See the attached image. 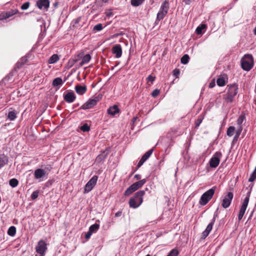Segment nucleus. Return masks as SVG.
Instances as JSON below:
<instances>
[{"instance_id": "nucleus-1", "label": "nucleus", "mask_w": 256, "mask_h": 256, "mask_svg": "<svg viewBox=\"0 0 256 256\" xmlns=\"http://www.w3.org/2000/svg\"><path fill=\"white\" fill-rule=\"evenodd\" d=\"M226 94L223 95V98L228 103L234 102V98L238 92V85L236 84L228 85Z\"/></svg>"}, {"instance_id": "nucleus-2", "label": "nucleus", "mask_w": 256, "mask_h": 256, "mask_svg": "<svg viewBox=\"0 0 256 256\" xmlns=\"http://www.w3.org/2000/svg\"><path fill=\"white\" fill-rule=\"evenodd\" d=\"M145 194L144 190H140L130 198L129 204L130 208H138L143 202V196Z\"/></svg>"}, {"instance_id": "nucleus-3", "label": "nucleus", "mask_w": 256, "mask_h": 256, "mask_svg": "<svg viewBox=\"0 0 256 256\" xmlns=\"http://www.w3.org/2000/svg\"><path fill=\"white\" fill-rule=\"evenodd\" d=\"M242 68L246 71L250 70L254 66V58L252 54H245L241 60Z\"/></svg>"}, {"instance_id": "nucleus-4", "label": "nucleus", "mask_w": 256, "mask_h": 256, "mask_svg": "<svg viewBox=\"0 0 256 256\" xmlns=\"http://www.w3.org/2000/svg\"><path fill=\"white\" fill-rule=\"evenodd\" d=\"M216 188V187L214 186L210 189L204 192L200 197L199 204L202 206H204L207 204L212 198Z\"/></svg>"}, {"instance_id": "nucleus-5", "label": "nucleus", "mask_w": 256, "mask_h": 256, "mask_svg": "<svg viewBox=\"0 0 256 256\" xmlns=\"http://www.w3.org/2000/svg\"><path fill=\"white\" fill-rule=\"evenodd\" d=\"M169 9V2L168 0H165L162 4L160 10L157 14L156 20L157 21L162 20L168 13Z\"/></svg>"}, {"instance_id": "nucleus-6", "label": "nucleus", "mask_w": 256, "mask_h": 256, "mask_svg": "<svg viewBox=\"0 0 256 256\" xmlns=\"http://www.w3.org/2000/svg\"><path fill=\"white\" fill-rule=\"evenodd\" d=\"M102 96L101 95H98L93 98L89 99L86 102L81 106L80 109L85 110L92 108L100 100Z\"/></svg>"}, {"instance_id": "nucleus-7", "label": "nucleus", "mask_w": 256, "mask_h": 256, "mask_svg": "<svg viewBox=\"0 0 256 256\" xmlns=\"http://www.w3.org/2000/svg\"><path fill=\"white\" fill-rule=\"evenodd\" d=\"M98 176L96 175L94 176L90 180L86 183L84 187V192H90L96 184Z\"/></svg>"}, {"instance_id": "nucleus-8", "label": "nucleus", "mask_w": 256, "mask_h": 256, "mask_svg": "<svg viewBox=\"0 0 256 256\" xmlns=\"http://www.w3.org/2000/svg\"><path fill=\"white\" fill-rule=\"evenodd\" d=\"M46 248V244L42 240H40L38 242V245L36 248V252L40 254V256H44Z\"/></svg>"}, {"instance_id": "nucleus-9", "label": "nucleus", "mask_w": 256, "mask_h": 256, "mask_svg": "<svg viewBox=\"0 0 256 256\" xmlns=\"http://www.w3.org/2000/svg\"><path fill=\"white\" fill-rule=\"evenodd\" d=\"M233 196L232 192H228L227 194L222 200V206L224 208H226L230 206L233 198Z\"/></svg>"}, {"instance_id": "nucleus-10", "label": "nucleus", "mask_w": 256, "mask_h": 256, "mask_svg": "<svg viewBox=\"0 0 256 256\" xmlns=\"http://www.w3.org/2000/svg\"><path fill=\"white\" fill-rule=\"evenodd\" d=\"M112 53L115 54L116 58H118L122 56V48L120 44L114 45L112 49Z\"/></svg>"}, {"instance_id": "nucleus-11", "label": "nucleus", "mask_w": 256, "mask_h": 256, "mask_svg": "<svg viewBox=\"0 0 256 256\" xmlns=\"http://www.w3.org/2000/svg\"><path fill=\"white\" fill-rule=\"evenodd\" d=\"M76 96L73 91H68L64 94V100L68 103H72L74 101Z\"/></svg>"}, {"instance_id": "nucleus-12", "label": "nucleus", "mask_w": 256, "mask_h": 256, "mask_svg": "<svg viewBox=\"0 0 256 256\" xmlns=\"http://www.w3.org/2000/svg\"><path fill=\"white\" fill-rule=\"evenodd\" d=\"M109 154L110 150L106 149L104 150L101 152L100 154L97 156L96 160H104L107 158L110 160V157L108 156Z\"/></svg>"}, {"instance_id": "nucleus-13", "label": "nucleus", "mask_w": 256, "mask_h": 256, "mask_svg": "<svg viewBox=\"0 0 256 256\" xmlns=\"http://www.w3.org/2000/svg\"><path fill=\"white\" fill-rule=\"evenodd\" d=\"M48 173L44 170L40 168H38L35 170L34 172V176L35 178L40 179L44 178Z\"/></svg>"}, {"instance_id": "nucleus-14", "label": "nucleus", "mask_w": 256, "mask_h": 256, "mask_svg": "<svg viewBox=\"0 0 256 256\" xmlns=\"http://www.w3.org/2000/svg\"><path fill=\"white\" fill-rule=\"evenodd\" d=\"M36 6L40 10L42 8L47 9L50 6L49 0H38Z\"/></svg>"}, {"instance_id": "nucleus-15", "label": "nucleus", "mask_w": 256, "mask_h": 256, "mask_svg": "<svg viewBox=\"0 0 256 256\" xmlns=\"http://www.w3.org/2000/svg\"><path fill=\"white\" fill-rule=\"evenodd\" d=\"M74 89L76 92L79 95H83L87 90V88L86 86H80V84L76 85Z\"/></svg>"}, {"instance_id": "nucleus-16", "label": "nucleus", "mask_w": 256, "mask_h": 256, "mask_svg": "<svg viewBox=\"0 0 256 256\" xmlns=\"http://www.w3.org/2000/svg\"><path fill=\"white\" fill-rule=\"evenodd\" d=\"M108 114L111 116H114L116 114L120 112V109L117 105H114L109 108L107 110Z\"/></svg>"}, {"instance_id": "nucleus-17", "label": "nucleus", "mask_w": 256, "mask_h": 256, "mask_svg": "<svg viewBox=\"0 0 256 256\" xmlns=\"http://www.w3.org/2000/svg\"><path fill=\"white\" fill-rule=\"evenodd\" d=\"M91 58V56L90 54L84 55L83 57L82 58V60L80 63L79 66H82L83 65L88 64Z\"/></svg>"}, {"instance_id": "nucleus-18", "label": "nucleus", "mask_w": 256, "mask_h": 256, "mask_svg": "<svg viewBox=\"0 0 256 256\" xmlns=\"http://www.w3.org/2000/svg\"><path fill=\"white\" fill-rule=\"evenodd\" d=\"M17 112L15 110L10 111L8 113V118L10 120H14L16 118Z\"/></svg>"}, {"instance_id": "nucleus-19", "label": "nucleus", "mask_w": 256, "mask_h": 256, "mask_svg": "<svg viewBox=\"0 0 256 256\" xmlns=\"http://www.w3.org/2000/svg\"><path fill=\"white\" fill-rule=\"evenodd\" d=\"M250 194V191L249 192H248L247 196L245 198L242 204V205L241 206L242 208L246 209L248 204V202H249Z\"/></svg>"}, {"instance_id": "nucleus-20", "label": "nucleus", "mask_w": 256, "mask_h": 256, "mask_svg": "<svg viewBox=\"0 0 256 256\" xmlns=\"http://www.w3.org/2000/svg\"><path fill=\"white\" fill-rule=\"evenodd\" d=\"M154 151L153 148H151L146 152L142 157L140 160H147L152 154Z\"/></svg>"}, {"instance_id": "nucleus-21", "label": "nucleus", "mask_w": 256, "mask_h": 256, "mask_svg": "<svg viewBox=\"0 0 256 256\" xmlns=\"http://www.w3.org/2000/svg\"><path fill=\"white\" fill-rule=\"evenodd\" d=\"M59 60V57L58 54H54L52 55L49 58L48 62L50 64H54L57 62Z\"/></svg>"}, {"instance_id": "nucleus-22", "label": "nucleus", "mask_w": 256, "mask_h": 256, "mask_svg": "<svg viewBox=\"0 0 256 256\" xmlns=\"http://www.w3.org/2000/svg\"><path fill=\"white\" fill-rule=\"evenodd\" d=\"M206 28V26L205 24H202L197 27L196 32L198 34H202V30Z\"/></svg>"}, {"instance_id": "nucleus-23", "label": "nucleus", "mask_w": 256, "mask_h": 256, "mask_svg": "<svg viewBox=\"0 0 256 256\" xmlns=\"http://www.w3.org/2000/svg\"><path fill=\"white\" fill-rule=\"evenodd\" d=\"M100 228V224L96 223H95L94 224H92L90 226L89 228V230L92 233L96 232V231L99 229Z\"/></svg>"}, {"instance_id": "nucleus-24", "label": "nucleus", "mask_w": 256, "mask_h": 256, "mask_svg": "<svg viewBox=\"0 0 256 256\" xmlns=\"http://www.w3.org/2000/svg\"><path fill=\"white\" fill-rule=\"evenodd\" d=\"M63 84L62 80L60 78H54L52 82L53 86H62Z\"/></svg>"}, {"instance_id": "nucleus-25", "label": "nucleus", "mask_w": 256, "mask_h": 256, "mask_svg": "<svg viewBox=\"0 0 256 256\" xmlns=\"http://www.w3.org/2000/svg\"><path fill=\"white\" fill-rule=\"evenodd\" d=\"M190 58L189 56L187 54H185L182 57L180 62L184 64H186L188 62Z\"/></svg>"}, {"instance_id": "nucleus-26", "label": "nucleus", "mask_w": 256, "mask_h": 256, "mask_svg": "<svg viewBox=\"0 0 256 256\" xmlns=\"http://www.w3.org/2000/svg\"><path fill=\"white\" fill-rule=\"evenodd\" d=\"M146 182V180L143 179V180H140L137 182H136L134 184L136 186V188L138 190V188H142Z\"/></svg>"}, {"instance_id": "nucleus-27", "label": "nucleus", "mask_w": 256, "mask_h": 256, "mask_svg": "<svg viewBox=\"0 0 256 256\" xmlns=\"http://www.w3.org/2000/svg\"><path fill=\"white\" fill-rule=\"evenodd\" d=\"M16 233V228L14 226H11L8 230V234L11 236H14Z\"/></svg>"}, {"instance_id": "nucleus-28", "label": "nucleus", "mask_w": 256, "mask_h": 256, "mask_svg": "<svg viewBox=\"0 0 256 256\" xmlns=\"http://www.w3.org/2000/svg\"><path fill=\"white\" fill-rule=\"evenodd\" d=\"M236 128L233 126H230L226 131V134L228 136L230 137L232 136L234 134V132H235Z\"/></svg>"}, {"instance_id": "nucleus-29", "label": "nucleus", "mask_w": 256, "mask_h": 256, "mask_svg": "<svg viewBox=\"0 0 256 256\" xmlns=\"http://www.w3.org/2000/svg\"><path fill=\"white\" fill-rule=\"evenodd\" d=\"M41 168L44 170L48 174V172H50L52 169V164H42L41 166Z\"/></svg>"}, {"instance_id": "nucleus-30", "label": "nucleus", "mask_w": 256, "mask_h": 256, "mask_svg": "<svg viewBox=\"0 0 256 256\" xmlns=\"http://www.w3.org/2000/svg\"><path fill=\"white\" fill-rule=\"evenodd\" d=\"M222 157V154L220 152H216L210 160H220Z\"/></svg>"}, {"instance_id": "nucleus-31", "label": "nucleus", "mask_w": 256, "mask_h": 256, "mask_svg": "<svg viewBox=\"0 0 256 256\" xmlns=\"http://www.w3.org/2000/svg\"><path fill=\"white\" fill-rule=\"evenodd\" d=\"M145 0H131V4L134 6H138L140 5Z\"/></svg>"}, {"instance_id": "nucleus-32", "label": "nucleus", "mask_w": 256, "mask_h": 256, "mask_svg": "<svg viewBox=\"0 0 256 256\" xmlns=\"http://www.w3.org/2000/svg\"><path fill=\"white\" fill-rule=\"evenodd\" d=\"M18 184V181L16 178H12L9 181V184L12 188L16 187Z\"/></svg>"}, {"instance_id": "nucleus-33", "label": "nucleus", "mask_w": 256, "mask_h": 256, "mask_svg": "<svg viewBox=\"0 0 256 256\" xmlns=\"http://www.w3.org/2000/svg\"><path fill=\"white\" fill-rule=\"evenodd\" d=\"M18 12V10H12V11L7 12H4L6 14V16L8 18L14 15V14H17Z\"/></svg>"}, {"instance_id": "nucleus-34", "label": "nucleus", "mask_w": 256, "mask_h": 256, "mask_svg": "<svg viewBox=\"0 0 256 256\" xmlns=\"http://www.w3.org/2000/svg\"><path fill=\"white\" fill-rule=\"evenodd\" d=\"M256 179V168L253 171V172L251 174L250 178H248V182H253Z\"/></svg>"}, {"instance_id": "nucleus-35", "label": "nucleus", "mask_w": 256, "mask_h": 256, "mask_svg": "<svg viewBox=\"0 0 256 256\" xmlns=\"http://www.w3.org/2000/svg\"><path fill=\"white\" fill-rule=\"evenodd\" d=\"M217 84L219 86H223L225 85V80L223 78H218L216 81Z\"/></svg>"}, {"instance_id": "nucleus-36", "label": "nucleus", "mask_w": 256, "mask_h": 256, "mask_svg": "<svg viewBox=\"0 0 256 256\" xmlns=\"http://www.w3.org/2000/svg\"><path fill=\"white\" fill-rule=\"evenodd\" d=\"M84 55V52H80L78 54L74 56V58H73L74 60V62H77L79 61L80 59L82 58Z\"/></svg>"}, {"instance_id": "nucleus-37", "label": "nucleus", "mask_w": 256, "mask_h": 256, "mask_svg": "<svg viewBox=\"0 0 256 256\" xmlns=\"http://www.w3.org/2000/svg\"><path fill=\"white\" fill-rule=\"evenodd\" d=\"M80 129L84 132H88L90 130V126L88 124H84L80 128Z\"/></svg>"}, {"instance_id": "nucleus-38", "label": "nucleus", "mask_w": 256, "mask_h": 256, "mask_svg": "<svg viewBox=\"0 0 256 256\" xmlns=\"http://www.w3.org/2000/svg\"><path fill=\"white\" fill-rule=\"evenodd\" d=\"M245 118L244 116L240 115L239 116L238 118L236 120V123L238 126H242V124L244 122V120Z\"/></svg>"}, {"instance_id": "nucleus-39", "label": "nucleus", "mask_w": 256, "mask_h": 256, "mask_svg": "<svg viewBox=\"0 0 256 256\" xmlns=\"http://www.w3.org/2000/svg\"><path fill=\"white\" fill-rule=\"evenodd\" d=\"M246 210V209L240 208V210L239 212V214L238 215V219L239 220H240L242 219V218L245 213Z\"/></svg>"}, {"instance_id": "nucleus-40", "label": "nucleus", "mask_w": 256, "mask_h": 256, "mask_svg": "<svg viewBox=\"0 0 256 256\" xmlns=\"http://www.w3.org/2000/svg\"><path fill=\"white\" fill-rule=\"evenodd\" d=\"M179 254L176 249H172L166 256H178Z\"/></svg>"}, {"instance_id": "nucleus-41", "label": "nucleus", "mask_w": 256, "mask_h": 256, "mask_svg": "<svg viewBox=\"0 0 256 256\" xmlns=\"http://www.w3.org/2000/svg\"><path fill=\"white\" fill-rule=\"evenodd\" d=\"M220 161H210V166L212 168H216L219 164Z\"/></svg>"}, {"instance_id": "nucleus-42", "label": "nucleus", "mask_w": 256, "mask_h": 256, "mask_svg": "<svg viewBox=\"0 0 256 256\" xmlns=\"http://www.w3.org/2000/svg\"><path fill=\"white\" fill-rule=\"evenodd\" d=\"M38 194H39V190H36L34 191L31 194V196H30L31 199L32 200H34L36 199L38 196Z\"/></svg>"}, {"instance_id": "nucleus-43", "label": "nucleus", "mask_w": 256, "mask_h": 256, "mask_svg": "<svg viewBox=\"0 0 256 256\" xmlns=\"http://www.w3.org/2000/svg\"><path fill=\"white\" fill-rule=\"evenodd\" d=\"M102 28H103V27H102V24H96L94 27L93 30H96V31H100L101 30H102Z\"/></svg>"}, {"instance_id": "nucleus-44", "label": "nucleus", "mask_w": 256, "mask_h": 256, "mask_svg": "<svg viewBox=\"0 0 256 256\" xmlns=\"http://www.w3.org/2000/svg\"><path fill=\"white\" fill-rule=\"evenodd\" d=\"M160 91L159 90L155 89L152 92L151 95L152 97L156 98L160 94Z\"/></svg>"}, {"instance_id": "nucleus-45", "label": "nucleus", "mask_w": 256, "mask_h": 256, "mask_svg": "<svg viewBox=\"0 0 256 256\" xmlns=\"http://www.w3.org/2000/svg\"><path fill=\"white\" fill-rule=\"evenodd\" d=\"M214 223L212 222H211L208 225V226H206V230L207 232H210V231L212 230V226H214Z\"/></svg>"}, {"instance_id": "nucleus-46", "label": "nucleus", "mask_w": 256, "mask_h": 256, "mask_svg": "<svg viewBox=\"0 0 256 256\" xmlns=\"http://www.w3.org/2000/svg\"><path fill=\"white\" fill-rule=\"evenodd\" d=\"M30 4L29 2H24L22 5L20 7L21 9L23 10H27L30 6Z\"/></svg>"}, {"instance_id": "nucleus-47", "label": "nucleus", "mask_w": 256, "mask_h": 256, "mask_svg": "<svg viewBox=\"0 0 256 256\" xmlns=\"http://www.w3.org/2000/svg\"><path fill=\"white\" fill-rule=\"evenodd\" d=\"M156 77L152 74L149 75L146 78L148 82H151L152 83L154 81Z\"/></svg>"}, {"instance_id": "nucleus-48", "label": "nucleus", "mask_w": 256, "mask_h": 256, "mask_svg": "<svg viewBox=\"0 0 256 256\" xmlns=\"http://www.w3.org/2000/svg\"><path fill=\"white\" fill-rule=\"evenodd\" d=\"M242 126H238L236 130H235L236 131V134H237V135H239L240 136L242 132Z\"/></svg>"}, {"instance_id": "nucleus-49", "label": "nucleus", "mask_w": 256, "mask_h": 256, "mask_svg": "<svg viewBox=\"0 0 256 256\" xmlns=\"http://www.w3.org/2000/svg\"><path fill=\"white\" fill-rule=\"evenodd\" d=\"M134 192L128 187L124 192V195L125 196H128Z\"/></svg>"}, {"instance_id": "nucleus-50", "label": "nucleus", "mask_w": 256, "mask_h": 256, "mask_svg": "<svg viewBox=\"0 0 256 256\" xmlns=\"http://www.w3.org/2000/svg\"><path fill=\"white\" fill-rule=\"evenodd\" d=\"M202 120V118L198 117L195 122V126L196 128L200 126Z\"/></svg>"}, {"instance_id": "nucleus-51", "label": "nucleus", "mask_w": 256, "mask_h": 256, "mask_svg": "<svg viewBox=\"0 0 256 256\" xmlns=\"http://www.w3.org/2000/svg\"><path fill=\"white\" fill-rule=\"evenodd\" d=\"M20 62L24 66L28 62V58L26 56L22 57L19 60Z\"/></svg>"}, {"instance_id": "nucleus-52", "label": "nucleus", "mask_w": 256, "mask_h": 256, "mask_svg": "<svg viewBox=\"0 0 256 256\" xmlns=\"http://www.w3.org/2000/svg\"><path fill=\"white\" fill-rule=\"evenodd\" d=\"M240 136L235 134L232 141V144L234 145L238 141V138Z\"/></svg>"}, {"instance_id": "nucleus-53", "label": "nucleus", "mask_w": 256, "mask_h": 256, "mask_svg": "<svg viewBox=\"0 0 256 256\" xmlns=\"http://www.w3.org/2000/svg\"><path fill=\"white\" fill-rule=\"evenodd\" d=\"M218 208H217L216 210L214 212L213 218H212V219L211 220V222H212L214 223L215 222L216 220V218L218 216Z\"/></svg>"}, {"instance_id": "nucleus-54", "label": "nucleus", "mask_w": 256, "mask_h": 256, "mask_svg": "<svg viewBox=\"0 0 256 256\" xmlns=\"http://www.w3.org/2000/svg\"><path fill=\"white\" fill-rule=\"evenodd\" d=\"M145 161H139L138 165H137V166L136 168V170H134V172H135L136 170H138V168H140L142 164H143L144 163Z\"/></svg>"}, {"instance_id": "nucleus-55", "label": "nucleus", "mask_w": 256, "mask_h": 256, "mask_svg": "<svg viewBox=\"0 0 256 256\" xmlns=\"http://www.w3.org/2000/svg\"><path fill=\"white\" fill-rule=\"evenodd\" d=\"M210 232H207L206 230H204L202 233V236L204 238H205L206 237L208 236Z\"/></svg>"}, {"instance_id": "nucleus-56", "label": "nucleus", "mask_w": 256, "mask_h": 256, "mask_svg": "<svg viewBox=\"0 0 256 256\" xmlns=\"http://www.w3.org/2000/svg\"><path fill=\"white\" fill-rule=\"evenodd\" d=\"M92 234L88 230V232L85 235V238L88 240Z\"/></svg>"}, {"instance_id": "nucleus-57", "label": "nucleus", "mask_w": 256, "mask_h": 256, "mask_svg": "<svg viewBox=\"0 0 256 256\" xmlns=\"http://www.w3.org/2000/svg\"><path fill=\"white\" fill-rule=\"evenodd\" d=\"M216 86L215 81L214 80H212L210 82L209 84L208 87L210 88H213Z\"/></svg>"}, {"instance_id": "nucleus-58", "label": "nucleus", "mask_w": 256, "mask_h": 256, "mask_svg": "<svg viewBox=\"0 0 256 256\" xmlns=\"http://www.w3.org/2000/svg\"><path fill=\"white\" fill-rule=\"evenodd\" d=\"M129 187L134 192L138 190V188H136V186L134 184H132Z\"/></svg>"}, {"instance_id": "nucleus-59", "label": "nucleus", "mask_w": 256, "mask_h": 256, "mask_svg": "<svg viewBox=\"0 0 256 256\" xmlns=\"http://www.w3.org/2000/svg\"><path fill=\"white\" fill-rule=\"evenodd\" d=\"M7 18L6 16L5 13H2L0 14V20H2Z\"/></svg>"}, {"instance_id": "nucleus-60", "label": "nucleus", "mask_w": 256, "mask_h": 256, "mask_svg": "<svg viewBox=\"0 0 256 256\" xmlns=\"http://www.w3.org/2000/svg\"><path fill=\"white\" fill-rule=\"evenodd\" d=\"M192 0H183V2L186 5H189L191 4Z\"/></svg>"}, {"instance_id": "nucleus-61", "label": "nucleus", "mask_w": 256, "mask_h": 256, "mask_svg": "<svg viewBox=\"0 0 256 256\" xmlns=\"http://www.w3.org/2000/svg\"><path fill=\"white\" fill-rule=\"evenodd\" d=\"M76 62H74V58L70 59L69 63L70 64V67L72 66Z\"/></svg>"}, {"instance_id": "nucleus-62", "label": "nucleus", "mask_w": 256, "mask_h": 256, "mask_svg": "<svg viewBox=\"0 0 256 256\" xmlns=\"http://www.w3.org/2000/svg\"><path fill=\"white\" fill-rule=\"evenodd\" d=\"M80 20H81V17L79 16L74 20V23L76 24H78Z\"/></svg>"}, {"instance_id": "nucleus-63", "label": "nucleus", "mask_w": 256, "mask_h": 256, "mask_svg": "<svg viewBox=\"0 0 256 256\" xmlns=\"http://www.w3.org/2000/svg\"><path fill=\"white\" fill-rule=\"evenodd\" d=\"M23 65L19 61H18L16 64V66L18 68H20Z\"/></svg>"}, {"instance_id": "nucleus-64", "label": "nucleus", "mask_w": 256, "mask_h": 256, "mask_svg": "<svg viewBox=\"0 0 256 256\" xmlns=\"http://www.w3.org/2000/svg\"><path fill=\"white\" fill-rule=\"evenodd\" d=\"M173 72H174V76H177L178 74H180V70L178 69H175Z\"/></svg>"}]
</instances>
